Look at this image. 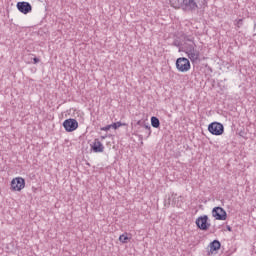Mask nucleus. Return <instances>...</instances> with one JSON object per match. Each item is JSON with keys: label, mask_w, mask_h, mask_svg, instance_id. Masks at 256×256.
<instances>
[{"label": "nucleus", "mask_w": 256, "mask_h": 256, "mask_svg": "<svg viewBox=\"0 0 256 256\" xmlns=\"http://www.w3.org/2000/svg\"><path fill=\"white\" fill-rule=\"evenodd\" d=\"M182 39H183V43H182V47L179 48V53H181V51H183L184 53H187L197 48V44H195V37L184 34L182 35Z\"/></svg>", "instance_id": "obj_1"}, {"label": "nucleus", "mask_w": 256, "mask_h": 256, "mask_svg": "<svg viewBox=\"0 0 256 256\" xmlns=\"http://www.w3.org/2000/svg\"><path fill=\"white\" fill-rule=\"evenodd\" d=\"M178 4H176L174 7L183 9V11H195L198 6L197 2L195 0H177Z\"/></svg>", "instance_id": "obj_2"}, {"label": "nucleus", "mask_w": 256, "mask_h": 256, "mask_svg": "<svg viewBox=\"0 0 256 256\" xmlns=\"http://www.w3.org/2000/svg\"><path fill=\"white\" fill-rule=\"evenodd\" d=\"M176 69H178L180 73H187V71L191 69V62L185 57H180L176 60Z\"/></svg>", "instance_id": "obj_3"}, {"label": "nucleus", "mask_w": 256, "mask_h": 256, "mask_svg": "<svg viewBox=\"0 0 256 256\" xmlns=\"http://www.w3.org/2000/svg\"><path fill=\"white\" fill-rule=\"evenodd\" d=\"M208 131L211 135H223L225 133V127L219 122H212L208 125Z\"/></svg>", "instance_id": "obj_4"}, {"label": "nucleus", "mask_w": 256, "mask_h": 256, "mask_svg": "<svg viewBox=\"0 0 256 256\" xmlns=\"http://www.w3.org/2000/svg\"><path fill=\"white\" fill-rule=\"evenodd\" d=\"M63 127L67 133H73V131H76L79 127V122H77L73 118L66 119L63 122Z\"/></svg>", "instance_id": "obj_5"}, {"label": "nucleus", "mask_w": 256, "mask_h": 256, "mask_svg": "<svg viewBox=\"0 0 256 256\" xmlns=\"http://www.w3.org/2000/svg\"><path fill=\"white\" fill-rule=\"evenodd\" d=\"M208 221H209V216L207 215L198 217L196 219V225L198 229H200L201 231H207L209 227H211V224Z\"/></svg>", "instance_id": "obj_6"}, {"label": "nucleus", "mask_w": 256, "mask_h": 256, "mask_svg": "<svg viewBox=\"0 0 256 256\" xmlns=\"http://www.w3.org/2000/svg\"><path fill=\"white\" fill-rule=\"evenodd\" d=\"M212 217H215L218 221L227 220V212L222 207H215L212 210Z\"/></svg>", "instance_id": "obj_7"}, {"label": "nucleus", "mask_w": 256, "mask_h": 256, "mask_svg": "<svg viewBox=\"0 0 256 256\" xmlns=\"http://www.w3.org/2000/svg\"><path fill=\"white\" fill-rule=\"evenodd\" d=\"M11 189L12 191H21L22 189H25V179L21 177L14 178L11 181Z\"/></svg>", "instance_id": "obj_8"}, {"label": "nucleus", "mask_w": 256, "mask_h": 256, "mask_svg": "<svg viewBox=\"0 0 256 256\" xmlns=\"http://www.w3.org/2000/svg\"><path fill=\"white\" fill-rule=\"evenodd\" d=\"M16 7L18 11L24 15H27V13H31V11H33V6H31L29 2H18Z\"/></svg>", "instance_id": "obj_9"}, {"label": "nucleus", "mask_w": 256, "mask_h": 256, "mask_svg": "<svg viewBox=\"0 0 256 256\" xmlns=\"http://www.w3.org/2000/svg\"><path fill=\"white\" fill-rule=\"evenodd\" d=\"M186 55H188V58L193 63H197V61H199L200 52H199V50H196V48H194L191 51L186 52Z\"/></svg>", "instance_id": "obj_10"}, {"label": "nucleus", "mask_w": 256, "mask_h": 256, "mask_svg": "<svg viewBox=\"0 0 256 256\" xmlns=\"http://www.w3.org/2000/svg\"><path fill=\"white\" fill-rule=\"evenodd\" d=\"M92 150L94 151V153H103V151H105V146H103L99 139H95Z\"/></svg>", "instance_id": "obj_11"}, {"label": "nucleus", "mask_w": 256, "mask_h": 256, "mask_svg": "<svg viewBox=\"0 0 256 256\" xmlns=\"http://www.w3.org/2000/svg\"><path fill=\"white\" fill-rule=\"evenodd\" d=\"M209 247L210 251L208 252V255H211L213 251H219V249H221V242H219V240H214L209 244Z\"/></svg>", "instance_id": "obj_12"}, {"label": "nucleus", "mask_w": 256, "mask_h": 256, "mask_svg": "<svg viewBox=\"0 0 256 256\" xmlns=\"http://www.w3.org/2000/svg\"><path fill=\"white\" fill-rule=\"evenodd\" d=\"M151 125L154 127V129H159V127H161V121H159V118L152 116Z\"/></svg>", "instance_id": "obj_13"}, {"label": "nucleus", "mask_w": 256, "mask_h": 256, "mask_svg": "<svg viewBox=\"0 0 256 256\" xmlns=\"http://www.w3.org/2000/svg\"><path fill=\"white\" fill-rule=\"evenodd\" d=\"M127 125L126 123H121V122H114L111 124L112 129H119V127H125Z\"/></svg>", "instance_id": "obj_14"}, {"label": "nucleus", "mask_w": 256, "mask_h": 256, "mask_svg": "<svg viewBox=\"0 0 256 256\" xmlns=\"http://www.w3.org/2000/svg\"><path fill=\"white\" fill-rule=\"evenodd\" d=\"M129 239V236H127V233L120 235L119 242L120 243H127V240Z\"/></svg>", "instance_id": "obj_15"}, {"label": "nucleus", "mask_w": 256, "mask_h": 256, "mask_svg": "<svg viewBox=\"0 0 256 256\" xmlns=\"http://www.w3.org/2000/svg\"><path fill=\"white\" fill-rule=\"evenodd\" d=\"M143 127L147 130L146 131L147 137H150L151 136V126H149L147 124H143Z\"/></svg>", "instance_id": "obj_16"}, {"label": "nucleus", "mask_w": 256, "mask_h": 256, "mask_svg": "<svg viewBox=\"0 0 256 256\" xmlns=\"http://www.w3.org/2000/svg\"><path fill=\"white\" fill-rule=\"evenodd\" d=\"M172 45H174V47H179V49L183 47V43H181L179 40H174Z\"/></svg>", "instance_id": "obj_17"}, {"label": "nucleus", "mask_w": 256, "mask_h": 256, "mask_svg": "<svg viewBox=\"0 0 256 256\" xmlns=\"http://www.w3.org/2000/svg\"><path fill=\"white\" fill-rule=\"evenodd\" d=\"M236 25L237 27H241L243 25V19H238Z\"/></svg>", "instance_id": "obj_18"}, {"label": "nucleus", "mask_w": 256, "mask_h": 256, "mask_svg": "<svg viewBox=\"0 0 256 256\" xmlns=\"http://www.w3.org/2000/svg\"><path fill=\"white\" fill-rule=\"evenodd\" d=\"M111 127H112L111 124L107 125V126L101 128V131H109V129H111Z\"/></svg>", "instance_id": "obj_19"}, {"label": "nucleus", "mask_w": 256, "mask_h": 256, "mask_svg": "<svg viewBox=\"0 0 256 256\" xmlns=\"http://www.w3.org/2000/svg\"><path fill=\"white\" fill-rule=\"evenodd\" d=\"M33 61L35 64H37V63H39L40 60H39V58L35 57V58H33Z\"/></svg>", "instance_id": "obj_20"}, {"label": "nucleus", "mask_w": 256, "mask_h": 256, "mask_svg": "<svg viewBox=\"0 0 256 256\" xmlns=\"http://www.w3.org/2000/svg\"><path fill=\"white\" fill-rule=\"evenodd\" d=\"M228 231H232L231 226H227Z\"/></svg>", "instance_id": "obj_21"}, {"label": "nucleus", "mask_w": 256, "mask_h": 256, "mask_svg": "<svg viewBox=\"0 0 256 256\" xmlns=\"http://www.w3.org/2000/svg\"><path fill=\"white\" fill-rule=\"evenodd\" d=\"M137 125H142L141 120H139V121L137 122Z\"/></svg>", "instance_id": "obj_22"}]
</instances>
